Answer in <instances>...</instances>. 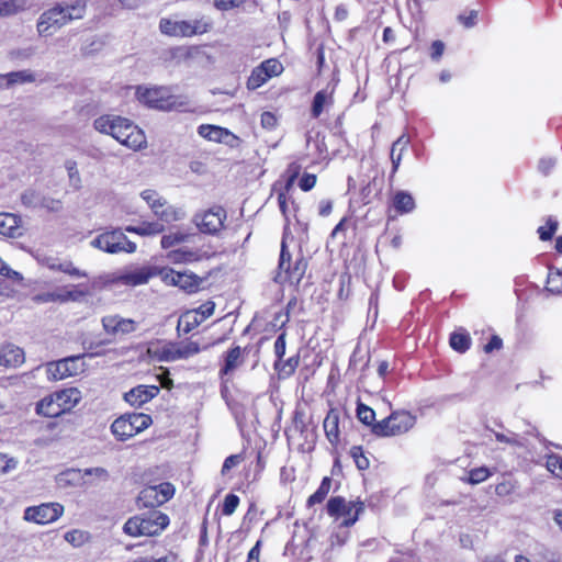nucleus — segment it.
Here are the masks:
<instances>
[{
    "label": "nucleus",
    "mask_w": 562,
    "mask_h": 562,
    "mask_svg": "<svg viewBox=\"0 0 562 562\" xmlns=\"http://www.w3.org/2000/svg\"><path fill=\"white\" fill-rule=\"evenodd\" d=\"M142 199L148 204L153 212L166 205V200L159 193L151 189H146L140 192Z\"/></svg>",
    "instance_id": "37"
},
{
    "label": "nucleus",
    "mask_w": 562,
    "mask_h": 562,
    "mask_svg": "<svg viewBox=\"0 0 562 562\" xmlns=\"http://www.w3.org/2000/svg\"><path fill=\"white\" fill-rule=\"evenodd\" d=\"M21 235V217L13 213H0V236L18 238Z\"/></svg>",
    "instance_id": "23"
},
{
    "label": "nucleus",
    "mask_w": 562,
    "mask_h": 562,
    "mask_svg": "<svg viewBox=\"0 0 562 562\" xmlns=\"http://www.w3.org/2000/svg\"><path fill=\"white\" fill-rule=\"evenodd\" d=\"M307 262L303 256L297 257L292 262V257L286 248L285 240L281 243L280 259L278 265V271L274 276V281L279 284L289 283L291 285H297L305 274Z\"/></svg>",
    "instance_id": "6"
},
{
    "label": "nucleus",
    "mask_w": 562,
    "mask_h": 562,
    "mask_svg": "<svg viewBox=\"0 0 562 562\" xmlns=\"http://www.w3.org/2000/svg\"><path fill=\"white\" fill-rule=\"evenodd\" d=\"M409 144V138L406 135H401L391 148L392 173H395L401 165L403 153Z\"/></svg>",
    "instance_id": "31"
},
{
    "label": "nucleus",
    "mask_w": 562,
    "mask_h": 562,
    "mask_svg": "<svg viewBox=\"0 0 562 562\" xmlns=\"http://www.w3.org/2000/svg\"><path fill=\"white\" fill-rule=\"evenodd\" d=\"M339 422H340V413L337 408H330L324 419L323 428L326 435V438L330 442L331 446H337L340 441L339 436Z\"/></svg>",
    "instance_id": "24"
},
{
    "label": "nucleus",
    "mask_w": 562,
    "mask_h": 562,
    "mask_svg": "<svg viewBox=\"0 0 562 562\" xmlns=\"http://www.w3.org/2000/svg\"><path fill=\"white\" fill-rule=\"evenodd\" d=\"M65 168L68 172L70 187L75 190H79L81 188V178L77 168V162L69 159L65 162Z\"/></svg>",
    "instance_id": "47"
},
{
    "label": "nucleus",
    "mask_w": 562,
    "mask_h": 562,
    "mask_svg": "<svg viewBox=\"0 0 562 562\" xmlns=\"http://www.w3.org/2000/svg\"><path fill=\"white\" fill-rule=\"evenodd\" d=\"M65 540L75 547L83 544L88 538L87 532L82 530H70L65 533Z\"/></svg>",
    "instance_id": "55"
},
{
    "label": "nucleus",
    "mask_w": 562,
    "mask_h": 562,
    "mask_svg": "<svg viewBox=\"0 0 562 562\" xmlns=\"http://www.w3.org/2000/svg\"><path fill=\"white\" fill-rule=\"evenodd\" d=\"M357 417L362 424H364L367 426H371V428L375 424L374 423V419H375L374 411L371 407L364 405L363 403H359L357 406Z\"/></svg>",
    "instance_id": "48"
},
{
    "label": "nucleus",
    "mask_w": 562,
    "mask_h": 562,
    "mask_svg": "<svg viewBox=\"0 0 562 562\" xmlns=\"http://www.w3.org/2000/svg\"><path fill=\"white\" fill-rule=\"evenodd\" d=\"M245 362L244 351L239 346H235L231 348L224 358V366L222 367L220 373L221 375H228L233 373L237 368H239Z\"/></svg>",
    "instance_id": "27"
},
{
    "label": "nucleus",
    "mask_w": 562,
    "mask_h": 562,
    "mask_svg": "<svg viewBox=\"0 0 562 562\" xmlns=\"http://www.w3.org/2000/svg\"><path fill=\"white\" fill-rule=\"evenodd\" d=\"M125 231L128 233L137 234L139 236H155L165 231V226L159 222H143L137 226H126Z\"/></svg>",
    "instance_id": "29"
},
{
    "label": "nucleus",
    "mask_w": 562,
    "mask_h": 562,
    "mask_svg": "<svg viewBox=\"0 0 562 562\" xmlns=\"http://www.w3.org/2000/svg\"><path fill=\"white\" fill-rule=\"evenodd\" d=\"M546 468L554 476L562 479V457L555 453L549 454L546 460Z\"/></svg>",
    "instance_id": "50"
},
{
    "label": "nucleus",
    "mask_w": 562,
    "mask_h": 562,
    "mask_svg": "<svg viewBox=\"0 0 562 562\" xmlns=\"http://www.w3.org/2000/svg\"><path fill=\"white\" fill-rule=\"evenodd\" d=\"M90 245L108 254H133L136 251V244L119 228L99 234L90 241Z\"/></svg>",
    "instance_id": "8"
},
{
    "label": "nucleus",
    "mask_w": 562,
    "mask_h": 562,
    "mask_svg": "<svg viewBox=\"0 0 562 562\" xmlns=\"http://www.w3.org/2000/svg\"><path fill=\"white\" fill-rule=\"evenodd\" d=\"M280 361H277L276 362V369H279L280 371L284 372L285 374L290 375L292 374L296 367L299 366V357L297 356H294V357H291L289 358L282 367H280L279 364Z\"/></svg>",
    "instance_id": "59"
},
{
    "label": "nucleus",
    "mask_w": 562,
    "mask_h": 562,
    "mask_svg": "<svg viewBox=\"0 0 562 562\" xmlns=\"http://www.w3.org/2000/svg\"><path fill=\"white\" fill-rule=\"evenodd\" d=\"M517 490V484L513 480L504 479L495 486V494L505 497L513 494Z\"/></svg>",
    "instance_id": "52"
},
{
    "label": "nucleus",
    "mask_w": 562,
    "mask_h": 562,
    "mask_svg": "<svg viewBox=\"0 0 562 562\" xmlns=\"http://www.w3.org/2000/svg\"><path fill=\"white\" fill-rule=\"evenodd\" d=\"M102 326L109 335H126L136 330V323L131 318H123L119 315H108L102 318Z\"/></svg>",
    "instance_id": "19"
},
{
    "label": "nucleus",
    "mask_w": 562,
    "mask_h": 562,
    "mask_svg": "<svg viewBox=\"0 0 562 562\" xmlns=\"http://www.w3.org/2000/svg\"><path fill=\"white\" fill-rule=\"evenodd\" d=\"M558 229V221L549 216L544 226L538 228L539 238L543 241L550 240Z\"/></svg>",
    "instance_id": "49"
},
{
    "label": "nucleus",
    "mask_w": 562,
    "mask_h": 562,
    "mask_svg": "<svg viewBox=\"0 0 562 562\" xmlns=\"http://www.w3.org/2000/svg\"><path fill=\"white\" fill-rule=\"evenodd\" d=\"M154 214L165 223L181 221L186 217V212L182 209L170 205L167 202L164 207L157 209Z\"/></svg>",
    "instance_id": "30"
},
{
    "label": "nucleus",
    "mask_w": 562,
    "mask_h": 562,
    "mask_svg": "<svg viewBox=\"0 0 562 562\" xmlns=\"http://www.w3.org/2000/svg\"><path fill=\"white\" fill-rule=\"evenodd\" d=\"M63 207L61 201L44 195L42 196L41 206L40 209H45L48 212H59Z\"/></svg>",
    "instance_id": "57"
},
{
    "label": "nucleus",
    "mask_w": 562,
    "mask_h": 562,
    "mask_svg": "<svg viewBox=\"0 0 562 562\" xmlns=\"http://www.w3.org/2000/svg\"><path fill=\"white\" fill-rule=\"evenodd\" d=\"M214 308H215V304L213 302L209 301V302L200 305L198 310H195L194 312H191V313L195 314L196 316L201 315V317L199 319L201 322H203L204 319H206L214 313Z\"/></svg>",
    "instance_id": "61"
},
{
    "label": "nucleus",
    "mask_w": 562,
    "mask_h": 562,
    "mask_svg": "<svg viewBox=\"0 0 562 562\" xmlns=\"http://www.w3.org/2000/svg\"><path fill=\"white\" fill-rule=\"evenodd\" d=\"M82 358L83 355L71 356L49 363L47 367L48 376L58 381L78 374L80 371H82V363H80Z\"/></svg>",
    "instance_id": "16"
},
{
    "label": "nucleus",
    "mask_w": 562,
    "mask_h": 562,
    "mask_svg": "<svg viewBox=\"0 0 562 562\" xmlns=\"http://www.w3.org/2000/svg\"><path fill=\"white\" fill-rule=\"evenodd\" d=\"M200 323H201V321L196 317V315L189 312L179 318L177 330L179 333L189 334Z\"/></svg>",
    "instance_id": "38"
},
{
    "label": "nucleus",
    "mask_w": 562,
    "mask_h": 562,
    "mask_svg": "<svg viewBox=\"0 0 562 562\" xmlns=\"http://www.w3.org/2000/svg\"><path fill=\"white\" fill-rule=\"evenodd\" d=\"M210 18L200 16L193 20H179L176 18H162L159 21V30L171 37H192L207 33L212 29Z\"/></svg>",
    "instance_id": "5"
},
{
    "label": "nucleus",
    "mask_w": 562,
    "mask_h": 562,
    "mask_svg": "<svg viewBox=\"0 0 562 562\" xmlns=\"http://www.w3.org/2000/svg\"><path fill=\"white\" fill-rule=\"evenodd\" d=\"M81 401V392L77 387H68L53 392L36 404V413L46 417H58L70 412Z\"/></svg>",
    "instance_id": "4"
},
{
    "label": "nucleus",
    "mask_w": 562,
    "mask_h": 562,
    "mask_svg": "<svg viewBox=\"0 0 562 562\" xmlns=\"http://www.w3.org/2000/svg\"><path fill=\"white\" fill-rule=\"evenodd\" d=\"M268 77L265 76V72L260 69L259 66L252 69L248 80H247V88L249 90H256L263 86L268 81Z\"/></svg>",
    "instance_id": "46"
},
{
    "label": "nucleus",
    "mask_w": 562,
    "mask_h": 562,
    "mask_svg": "<svg viewBox=\"0 0 562 562\" xmlns=\"http://www.w3.org/2000/svg\"><path fill=\"white\" fill-rule=\"evenodd\" d=\"M94 128L106 135H111L120 144L132 150H139L147 145L144 132L128 119L105 114L97 117Z\"/></svg>",
    "instance_id": "1"
},
{
    "label": "nucleus",
    "mask_w": 562,
    "mask_h": 562,
    "mask_svg": "<svg viewBox=\"0 0 562 562\" xmlns=\"http://www.w3.org/2000/svg\"><path fill=\"white\" fill-rule=\"evenodd\" d=\"M170 524L168 515L160 510H150L130 517L123 531L131 537H155L160 535Z\"/></svg>",
    "instance_id": "3"
},
{
    "label": "nucleus",
    "mask_w": 562,
    "mask_h": 562,
    "mask_svg": "<svg viewBox=\"0 0 562 562\" xmlns=\"http://www.w3.org/2000/svg\"><path fill=\"white\" fill-rule=\"evenodd\" d=\"M327 514L331 517H344L342 526H352L359 517L362 504L357 506L353 502H346L341 496L331 497L326 505Z\"/></svg>",
    "instance_id": "13"
},
{
    "label": "nucleus",
    "mask_w": 562,
    "mask_h": 562,
    "mask_svg": "<svg viewBox=\"0 0 562 562\" xmlns=\"http://www.w3.org/2000/svg\"><path fill=\"white\" fill-rule=\"evenodd\" d=\"M495 438H496L497 441L504 442V443H507V445H510V446H516V447H522L524 446L520 437L517 434H514V432H508L507 435L506 434H502V432H495Z\"/></svg>",
    "instance_id": "56"
},
{
    "label": "nucleus",
    "mask_w": 562,
    "mask_h": 562,
    "mask_svg": "<svg viewBox=\"0 0 562 562\" xmlns=\"http://www.w3.org/2000/svg\"><path fill=\"white\" fill-rule=\"evenodd\" d=\"M285 347H286L285 334L282 333L277 337V339L274 341V355H276L278 361H281L282 358L284 357Z\"/></svg>",
    "instance_id": "63"
},
{
    "label": "nucleus",
    "mask_w": 562,
    "mask_h": 562,
    "mask_svg": "<svg viewBox=\"0 0 562 562\" xmlns=\"http://www.w3.org/2000/svg\"><path fill=\"white\" fill-rule=\"evenodd\" d=\"M151 424V417L143 413H133L120 416L111 425L113 436L125 441L139 434Z\"/></svg>",
    "instance_id": "7"
},
{
    "label": "nucleus",
    "mask_w": 562,
    "mask_h": 562,
    "mask_svg": "<svg viewBox=\"0 0 562 562\" xmlns=\"http://www.w3.org/2000/svg\"><path fill=\"white\" fill-rule=\"evenodd\" d=\"M268 79L279 76L283 71V65L276 58H270L259 65Z\"/></svg>",
    "instance_id": "42"
},
{
    "label": "nucleus",
    "mask_w": 562,
    "mask_h": 562,
    "mask_svg": "<svg viewBox=\"0 0 562 562\" xmlns=\"http://www.w3.org/2000/svg\"><path fill=\"white\" fill-rule=\"evenodd\" d=\"M331 102V92L325 89L316 92L311 109L312 116L317 119L322 114L325 105L330 104Z\"/></svg>",
    "instance_id": "33"
},
{
    "label": "nucleus",
    "mask_w": 562,
    "mask_h": 562,
    "mask_svg": "<svg viewBox=\"0 0 562 562\" xmlns=\"http://www.w3.org/2000/svg\"><path fill=\"white\" fill-rule=\"evenodd\" d=\"M205 257L200 249H189L187 247L171 250L168 254L169 261L173 263H192L201 261Z\"/></svg>",
    "instance_id": "26"
},
{
    "label": "nucleus",
    "mask_w": 562,
    "mask_h": 562,
    "mask_svg": "<svg viewBox=\"0 0 562 562\" xmlns=\"http://www.w3.org/2000/svg\"><path fill=\"white\" fill-rule=\"evenodd\" d=\"M159 394V387L156 385H137L124 394V400L135 407L148 403Z\"/></svg>",
    "instance_id": "20"
},
{
    "label": "nucleus",
    "mask_w": 562,
    "mask_h": 562,
    "mask_svg": "<svg viewBox=\"0 0 562 562\" xmlns=\"http://www.w3.org/2000/svg\"><path fill=\"white\" fill-rule=\"evenodd\" d=\"M243 0H214V7L220 11H229L240 7Z\"/></svg>",
    "instance_id": "60"
},
{
    "label": "nucleus",
    "mask_w": 562,
    "mask_h": 562,
    "mask_svg": "<svg viewBox=\"0 0 562 562\" xmlns=\"http://www.w3.org/2000/svg\"><path fill=\"white\" fill-rule=\"evenodd\" d=\"M63 514L64 506L60 503L50 502L26 507L23 518L30 522L46 525L56 521Z\"/></svg>",
    "instance_id": "12"
},
{
    "label": "nucleus",
    "mask_w": 562,
    "mask_h": 562,
    "mask_svg": "<svg viewBox=\"0 0 562 562\" xmlns=\"http://www.w3.org/2000/svg\"><path fill=\"white\" fill-rule=\"evenodd\" d=\"M175 492V486L169 482L145 486L137 496V506L139 508L159 507L172 498Z\"/></svg>",
    "instance_id": "10"
},
{
    "label": "nucleus",
    "mask_w": 562,
    "mask_h": 562,
    "mask_svg": "<svg viewBox=\"0 0 562 562\" xmlns=\"http://www.w3.org/2000/svg\"><path fill=\"white\" fill-rule=\"evenodd\" d=\"M471 345V338L465 333H452L450 336V346L458 352H465Z\"/></svg>",
    "instance_id": "39"
},
{
    "label": "nucleus",
    "mask_w": 562,
    "mask_h": 562,
    "mask_svg": "<svg viewBox=\"0 0 562 562\" xmlns=\"http://www.w3.org/2000/svg\"><path fill=\"white\" fill-rule=\"evenodd\" d=\"M4 77L7 78L8 86L33 82L35 80L34 75L29 70L9 72Z\"/></svg>",
    "instance_id": "43"
},
{
    "label": "nucleus",
    "mask_w": 562,
    "mask_h": 562,
    "mask_svg": "<svg viewBox=\"0 0 562 562\" xmlns=\"http://www.w3.org/2000/svg\"><path fill=\"white\" fill-rule=\"evenodd\" d=\"M224 127L217 125L203 124L198 127V133L201 137L222 144Z\"/></svg>",
    "instance_id": "34"
},
{
    "label": "nucleus",
    "mask_w": 562,
    "mask_h": 562,
    "mask_svg": "<svg viewBox=\"0 0 562 562\" xmlns=\"http://www.w3.org/2000/svg\"><path fill=\"white\" fill-rule=\"evenodd\" d=\"M330 486H331L330 477L325 476L322 480L316 492L308 497L307 505L314 506L316 504H321L326 498L327 494L329 493Z\"/></svg>",
    "instance_id": "35"
},
{
    "label": "nucleus",
    "mask_w": 562,
    "mask_h": 562,
    "mask_svg": "<svg viewBox=\"0 0 562 562\" xmlns=\"http://www.w3.org/2000/svg\"><path fill=\"white\" fill-rule=\"evenodd\" d=\"M226 211L222 206H214L203 213L195 214L193 222L203 234L216 235L224 227Z\"/></svg>",
    "instance_id": "14"
},
{
    "label": "nucleus",
    "mask_w": 562,
    "mask_h": 562,
    "mask_svg": "<svg viewBox=\"0 0 562 562\" xmlns=\"http://www.w3.org/2000/svg\"><path fill=\"white\" fill-rule=\"evenodd\" d=\"M239 505V497L235 494H227L224 498L222 506V514L224 516H231L235 513L236 508Z\"/></svg>",
    "instance_id": "54"
},
{
    "label": "nucleus",
    "mask_w": 562,
    "mask_h": 562,
    "mask_svg": "<svg viewBox=\"0 0 562 562\" xmlns=\"http://www.w3.org/2000/svg\"><path fill=\"white\" fill-rule=\"evenodd\" d=\"M350 456L359 470H367L369 468L370 462L369 459L364 456L362 447L353 446L350 449Z\"/></svg>",
    "instance_id": "51"
},
{
    "label": "nucleus",
    "mask_w": 562,
    "mask_h": 562,
    "mask_svg": "<svg viewBox=\"0 0 562 562\" xmlns=\"http://www.w3.org/2000/svg\"><path fill=\"white\" fill-rule=\"evenodd\" d=\"M395 210L403 213H411L415 209L414 198L405 191H398L393 199Z\"/></svg>",
    "instance_id": "32"
},
{
    "label": "nucleus",
    "mask_w": 562,
    "mask_h": 562,
    "mask_svg": "<svg viewBox=\"0 0 562 562\" xmlns=\"http://www.w3.org/2000/svg\"><path fill=\"white\" fill-rule=\"evenodd\" d=\"M85 11L86 4L81 0H77L72 4H57L41 14L37 31L40 35L50 36L70 21L81 19Z\"/></svg>",
    "instance_id": "2"
},
{
    "label": "nucleus",
    "mask_w": 562,
    "mask_h": 562,
    "mask_svg": "<svg viewBox=\"0 0 562 562\" xmlns=\"http://www.w3.org/2000/svg\"><path fill=\"white\" fill-rule=\"evenodd\" d=\"M56 482L58 486L60 487H77V486H83V485H91L92 481H87L85 479V473L81 469H66L65 471H61L56 476Z\"/></svg>",
    "instance_id": "22"
},
{
    "label": "nucleus",
    "mask_w": 562,
    "mask_h": 562,
    "mask_svg": "<svg viewBox=\"0 0 562 562\" xmlns=\"http://www.w3.org/2000/svg\"><path fill=\"white\" fill-rule=\"evenodd\" d=\"M43 193L27 189L21 194V202L24 206L31 209H40Z\"/></svg>",
    "instance_id": "41"
},
{
    "label": "nucleus",
    "mask_w": 562,
    "mask_h": 562,
    "mask_svg": "<svg viewBox=\"0 0 562 562\" xmlns=\"http://www.w3.org/2000/svg\"><path fill=\"white\" fill-rule=\"evenodd\" d=\"M547 290L553 294H562V270L549 272Z\"/></svg>",
    "instance_id": "45"
},
{
    "label": "nucleus",
    "mask_w": 562,
    "mask_h": 562,
    "mask_svg": "<svg viewBox=\"0 0 562 562\" xmlns=\"http://www.w3.org/2000/svg\"><path fill=\"white\" fill-rule=\"evenodd\" d=\"M200 351L198 342L186 341L180 345H172L164 350L165 360L176 361L179 359H187L196 355Z\"/></svg>",
    "instance_id": "21"
},
{
    "label": "nucleus",
    "mask_w": 562,
    "mask_h": 562,
    "mask_svg": "<svg viewBox=\"0 0 562 562\" xmlns=\"http://www.w3.org/2000/svg\"><path fill=\"white\" fill-rule=\"evenodd\" d=\"M160 279L166 284L178 286L188 293L198 291L201 283V279L194 273L179 272L171 268H160Z\"/></svg>",
    "instance_id": "15"
},
{
    "label": "nucleus",
    "mask_w": 562,
    "mask_h": 562,
    "mask_svg": "<svg viewBox=\"0 0 562 562\" xmlns=\"http://www.w3.org/2000/svg\"><path fill=\"white\" fill-rule=\"evenodd\" d=\"M24 362V351L18 346L8 344L0 348V366L18 367Z\"/></svg>",
    "instance_id": "25"
},
{
    "label": "nucleus",
    "mask_w": 562,
    "mask_h": 562,
    "mask_svg": "<svg viewBox=\"0 0 562 562\" xmlns=\"http://www.w3.org/2000/svg\"><path fill=\"white\" fill-rule=\"evenodd\" d=\"M25 0H0V16L15 14L25 9Z\"/></svg>",
    "instance_id": "36"
},
{
    "label": "nucleus",
    "mask_w": 562,
    "mask_h": 562,
    "mask_svg": "<svg viewBox=\"0 0 562 562\" xmlns=\"http://www.w3.org/2000/svg\"><path fill=\"white\" fill-rule=\"evenodd\" d=\"M415 417L406 411L394 412L375 423L372 432L379 437L397 436L408 431L415 425Z\"/></svg>",
    "instance_id": "9"
},
{
    "label": "nucleus",
    "mask_w": 562,
    "mask_h": 562,
    "mask_svg": "<svg viewBox=\"0 0 562 562\" xmlns=\"http://www.w3.org/2000/svg\"><path fill=\"white\" fill-rule=\"evenodd\" d=\"M154 277H160L159 267H143L125 272L119 277V281L122 284L135 286L147 283Z\"/></svg>",
    "instance_id": "18"
},
{
    "label": "nucleus",
    "mask_w": 562,
    "mask_h": 562,
    "mask_svg": "<svg viewBox=\"0 0 562 562\" xmlns=\"http://www.w3.org/2000/svg\"><path fill=\"white\" fill-rule=\"evenodd\" d=\"M244 460V456L241 453L231 454L224 460L222 467V474H227L233 468L237 467Z\"/></svg>",
    "instance_id": "58"
},
{
    "label": "nucleus",
    "mask_w": 562,
    "mask_h": 562,
    "mask_svg": "<svg viewBox=\"0 0 562 562\" xmlns=\"http://www.w3.org/2000/svg\"><path fill=\"white\" fill-rule=\"evenodd\" d=\"M82 471L85 473V479L93 482L91 485L97 482H105L110 477L109 471L102 467L88 468Z\"/></svg>",
    "instance_id": "40"
},
{
    "label": "nucleus",
    "mask_w": 562,
    "mask_h": 562,
    "mask_svg": "<svg viewBox=\"0 0 562 562\" xmlns=\"http://www.w3.org/2000/svg\"><path fill=\"white\" fill-rule=\"evenodd\" d=\"M88 294L87 288L82 284L74 285L72 288H58L53 292L45 293L42 299L44 302H80Z\"/></svg>",
    "instance_id": "17"
},
{
    "label": "nucleus",
    "mask_w": 562,
    "mask_h": 562,
    "mask_svg": "<svg viewBox=\"0 0 562 562\" xmlns=\"http://www.w3.org/2000/svg\"><path fill=\"white\" fill-rule=\"evenodd\" d=\"M136 97L139 102L153 109L167 111L176 108L175 99L169 95L168 90L164 87H138L136 90Z\"/></svg>",
    "instance_id": "11"
},
{
    "label": "nucleus",
    "mask_w": 562,
    "mask_h": 562,
    "mask_svg": "<svg viewBox=\"0 0 562 562\" xmlns=\"http://www.w3.org/2000/svg\"><path fill=\"white\" fill-rule=\"evenodd\" d=\"M222 144L231 147V148H237L241 144V139L232 133L229 130L225 128Z\"/></svg>",
    "instance_id": "64"
},
{
    "label": "nucleus",
    "mask_w": 562,
    "mask_h": 562,
    "mask_svg": "<svg viewBox=\"0 0 562 562\" xmlns=\"http://www.w3.org/2000/svg\"><path fill=\"white\" fill-rule=\"evenodd\" d=\"M491 475V472L487 468L481 467L476 469H472L469 472L468 482L470 484H479L487 480Z\"/></svg>",
    "instance_id": "53"
},
{
    "label": "nucleus",
    "mask_w": 562,
    "mask_h": 562,
    "mask_svg": "<svg viewBox=\"0 0 562 562\" xmlns=\"http://www.w3.org/2000/svg\"><path fill=\"white\" fill-rule=\"evenodd\" d=\"M46 266L48 269L54 271H61L74 278H86L88 277L87 272L76 268L74 263L69 260L59 261L56 258H47Z\"/></svg>",
    "instance_id": "28"
},
{
    "label": "nucleus",
    "mask_w": 562,
    "mask_h": 562,
    "mask_svg": "<svg viewBox=\"0 0 562 562\" xmlns=\"http://www.w3.org/2000/svg\"><path fill=\"white\" fill-rule=\"evenodd\" d=\"M479 16V11L471 10L468 15L460 14L458 15V21L467 29L473 27L476 24V20Z\"/></svg>",
    "instance_id": "62"
},
{
    "label": "nucleus",
    "mask_w": 562,
    "mask_h": 562,
    "mask_svg": "<svg viewBox=\"0 0 562 562\" xmlns=\"http://www.w3.org/2000/svg\"><path fill=\"white\" fill-rule=\"evenodd\" d=\"M190 237L189 234L175 232L161 237L160 244L164 249H168L180 243L187 241Z\"/></svg>",
    "instance_id": "44"
}]
</instances>
